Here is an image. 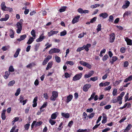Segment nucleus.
Listing matches in <instances>:
<instances>
[{"label": "nucleus", "instance_id": "4", "mask_svg": "<svg viewBox=\"0 0 132 132\" xmlns=\"http://www.w3.org/2000/svg\"><path fill=\"white\" fill-rule=\"evenodd\" d=\"M60 51V49L56 48H54L51 49L49 51V53L50 54H52L53 53H59Z\"/></svg>", "mask_w": 132, "mask_h": 132}, {"label": "nucleus", "instance_id": "25", "mask_svg": "<svg viewBox=\"0 0 132 132\" xmlns=\"http://www.w3.org/2000/svg\"><path fill=\"white\" fill-rule=\"evenodd\" d=\"M118 59L117 57L116 56H113L112 57V59L111 61H110L111 63L112 64Z\"/></svg>", "mask_w": 132, "mask_h": 132}, {"label": "nucleus", "instance_id": "26", "mask_svg": "<svg viewBox=\"0 0 132 132\" xmlns=\"http://www.w3.org/2000/svg\"><path fill=\"white\" fill-rule=\"evenodd\" d=\"M89 129L87 130V129H79L77 131V132H89Z\"/></svg>", "mask_w": 132, "mask_h": 132}, {"label": "nucleus", "instance_id": "24", "mask_svg": "<svg viewBox=\"0 0 132 132\" xmlns=\"http://www.w3.org/2000/svg\"><path fill=\"white\" fill-rule=\"evenodd\" d=\"M36 65L35 63L33 62L27 65L26 67L27 68H31L32 67Z\"/></svg>", "mask_w": 132, "mask_h": 132}, {"label": "nucleus", "instance_id": "20", "mask_svg": "<svg viewBox=\"0 0 132 132\" xmlns=\"http://www.w3.org/2000/svg\"><path fill=\"white\" fill-rule=\"evenodd\" d=\"M73 98V96L72 95H69L67 97L66 102L67 103H68L70 101H71Z\"/></svg>", "mask_w": 132, "mask_h": 132}, {"label": "nucleus", "instance_id": "7", "mask_svg": "<svg viewBox=\"0 0 132 132\" xmlns=\"http://www.w3.org/2000/svg\"><path fill=\"white\" fill-rule=\"evenodd\" d=\"M80 17V15L75 16L72 21V23L74 24L78 22L79 21V19Z\"/></svg>", "mask_w": 132, "mask_h": 132}, {"label": "nucleus", "instance_id": "55", "mask_svg": "<svg viewBox=\"0 0 132 132\" xmlns=\"http://www.w3.org/2000/svg\"><path fill=\"white\" fill-rule=\"evenodd\" d=\"M47 103L46 102L43 104V105L40 107V110L42 109L45 108L47 106Z\"/></svg>", "mask_w": 132, "mask_h": 132}, {"label": "nucleus", "instance_id": "33", "mask_svg": "<svg viewBox=\"0 0 132 132\" xmlns=\"http://www.w3.org/2000/svg\"><path fill=\"white\" fill-rule=\"evenodd\" d=\"M63 122H61L59 125V127L57 128V129L59 131H60L63 128V126H62L63 124Z\"/></svg>", "mask_w": 132, "mask_h": 132}, {"label": "nucleus", "instance_id": "61", "mask_svg": "<svg viewBox=\"0 0 132 132\" xmlns=\"http://www.w3.org/2000/svg\"><path fill=\"white\" fill-rule=\"evenodd\" d=\"M27 8V7L26 6L25 7V9H26L25 11H24V14L26 15L28 14V13L29 11V10L28 9H26Z\"/></svg>", "mask_w": 132, "mask_h": 132}, {"label": "nucleus", "instance_id": "14", "mask_svg": "<svg viewBox=\"0 0 132 132\" xmlns=\"http://www.w3.org/2000/svg\"><path fill=\"white\" fill-rule=\"evenodd\" d=\"M61 114L63 117L66 118H68L70 117L69 114L68 113L62 112L61 113Z\"/></svg>", "mask_w": 132, "mask_h": 132}, {"label": "nucleus", "instance_id": "28", "mask_svg": "<svg viewBox=\"0 0 132 132\" xmlns=\"http://www.w3.org/2000/svg\"><path fill=\"white\" fill-rule=\"evenodd\" d=\"M5 4V3L4 2H2L1 4V9L3 10H4V9H5L6 8V6Z\"/></svg>", "mask_w": 132, "mask_h": 132}, {"label": "nucleus", "instance_id": "10", "mask_svg": "<svg viewBox=\"0 0 132 132\" xmlns=\"http://www.w3.org/2000/svg\"><path fill=\"white\" fill-rule=\"evenodd\" d=\"M115 35L114 33H113L110 35V42L112 43L114 41L115 39Z\"/></svg>", "mask_w": 132, "mask_h": 132}, {"label": "nucleus", "instance_id": "19", "mask_svg": "<svg viewBox=\"0 0 132 132\" xmlns=\"http://www.w3.org/2000/svg\"><path fill=\"white\" fill-rule=\"evenodd\" d=\"M45 37V36H43L42 35H40L39 38L36 39V41L37 42H41L43 41Z\"/></svg>", "mask_w": 132, "mask_h": 132}, {"label": "nucleus", "instance_id": "47", "mask_svg": "<svg viewBox=\"0 0 132 132\" xmlns=\"http://www.w3.org/2000/svg\"><path fill=\"white\" fill-rule=\"evenodd\" d=\"M73 123V122L72 120L70 121L68 123V126L70 128L72 126Z\"/></svg>", "mask_w": 132, "mask_h": 132}, {"label": "nucleus", "instance_id": "21", "mask_svg": "<svg viewBox=\"0 0 132 132\" xmlns=\"http://www.w3.org/2000/svg\"><path fill=\"white\" fill-rule=\"evenodd\" d=\"M35 38H33V37H30L27 42V44L28 45L31 44L34 40Z\"/></svg>", "mask_w": 132, "mask_h": 132}, {"label": "nucleus", "instance_id": "37", "mask_svg": "<svg viewBox=\"0 0 132 132\" xmlns=\"http://www.w3.org/2000/svg\"><path fill=\"white\" fill-rule=\"evenodd\" d=\"M98 79V77L96 76L91 77L90 79V81L91 80L93 81H95L97 80Z\"/></svg>", "mask_w": 132, "mask_h": 132}, {"label": "nucleus", "instance_id": "60", "mask_svg": "<svg viewBox=\"0 0 132 132\" xmlns=\"http://www.w3.org/2000/svg\"><path fill=\"white\" fill-rule=\"evenodd\" d=\"M111 105H106L104 106V108L105 109L107 110H108L111 108Z\"/></svg>", "mask_w": 132, "mask_h": 132}, {"label": "nucleus", "instance_id": "42", "mask_svg": "<svg viewBox=\"0 0 132 132\" xmlns=\"http://www.w3.org/2000/svg\"><path fill=\"white\" fill-rule=\"evenodd\" d=\"M14 69L12 66H10L9 68V72H13L14 71Z\"/></svg>", "mask_w": 132, "mask_h": 132}, {"label": "nucleus", "instance_id": "48", "mask_svg": "<svg viewBox=\"0 0 132 132\" xmlns=\"http://www.w3.org/2000/svg\"><path fill=\"white\" fill-rule=\"evenodd\" d=\"M130 14V11H126L123 14V17L125 18V15H128Z\"/></svg>", "mask_w": 132, "mask_h": 132}, {"label": "nucleus", "instance_id": "62", "mask_svg": "<svg viewBox=\"0 0 132 132\" xmlns=\"http://www.w3.org/2000/svg\"><path fill=\"white\" fill-rule=\"evenodd\" d=\"M132 127V125L131 124H129L127 126L126 128L129 130H130Z\"/></svg>", "mask_w": 132, "mask_h": 132}, {"label": "nucleus", "instance_id": "31", "mask_svg": "<svg viewBox=\"0 0 132 132\" xmlns=\"http://www.w3.org/2000/svg\"><path fill=\"white\" fill-rule=\"evenodd\" d=\"M40 44L38 43L36 44L35 46L34 50L35 51H37L38 49L40 46Z\"/></svg>", "mask_w": 132, "mask_h": 132}, {"label": "nucleus", "instance_id": "41", "mask_svg": "<svg viewBox=\"0 0 132 132\" xmlns=\"http://www.w3.org/2000/svg\"><path fill=\"white\" fill-rule=\"evenodd\" d=\"M67 34V31L65 30H64L63 31L61 32L60 33V35L61 36H63Z\"/></svg>", "mask_w": 132, "mask_h": 132}, {"label": "nucleus", "instance_id": "59", "mask_svg": "<svg viewBox=\"0 0 132 132\" xmlns=\"http://www.w3.org/2000/svg\"><path fill=\"white\" fill-rule=\"evenodd\" d=\"M97 19V18L96 17H94L91 19L90 21L91 23H92L94 22H95Z\"/></svg>", "mask_w": 132, "mask_h": 132}, {"label": "nucleus", "instance_id": "16", "mask_svg": "<svg viewBox=\"0 0 132 132\" xmlns=\"http://www.w3.org/2000/svg\"><path fill=\"white\" fill-rule=\"evenodd\" d=\"M9 17V15L7 14H6L5 15V17L1 18L0 19V21H6L8 19Z\"/></svg>", "mask_w": 132, "mask_h": 132}, {"label": "nucleus", "instance_id": "58", "mask_svg": "<svg viewBox=\"0 0 132 132\" xmlns=\"http://www.w3.org/2000/svg\"><path fill=\"white\" fill-rule=\"evenodd\" d=\"M65 77L66 78H68L70 77L71 75L68 73V72H65L64 73Z\"/></svg>", "mask_w": 132, "mask_h": 132}, {"label": "nucleus", "instance_id": "15", "mask_svg": "<svg viewBox=\"0 0 132 132\" xmlns=\"http://www.w3.org/2000/svg\"><path fill=\"white\" fill-rule=\"evenodd\" d=\"M27 37V36L26 34H24L20 36V38L17 39L16 40L19 42H20L21 40H24Z\"/></svg>", "mask_w": 132, "mask_h": 132}, {"label": "nucleus", "instance_id": "45", "mask_svg": "<svg viewBox=\"0 0 132 132\" xmlns=\"http://www.w3.org/2000/svg\"><path fill=\"white\" fill-rule=\"evenodd\" d=\"M129 93H127L126 94L124 98H125V102H126L127 101L128 99V97H129Z\"/></svg>", "mask_w": 132, "mask_h": 132}, {"label": "nucleus", "instance_id": "17", "mask_svg": "<svg viewBox=\"0 0 132 132\" xmlns=\"http://www.w3.org/2000/svg\"><path fill=\"white\" fill-rule=\"evenodd\" d=\"M84 49L87 52H88L89 50V48L91 47V44H87L86 45H84L83 46Z\"/></svg>", "mask_w": 132, "mask_h": 132}, {"label": "nucleus", "instance_id": "5", "mask_svg": "<svg viewBox=\"0 0 132 132\" xmlns=\"http://www.w3.org/2000/svg\"><path fill=\"white\" fill-rule=\"evenodd\" d=\"M91 87V85L90 84H86L83 86L82 88L83 90L85 92H87L88 91L89 89Z\"/></svg>", "mask_w": 132, "mask_h": 132}, {"label": "nucleus", "instance_id": "39", "mask_svg": "<svg viewBox=\"0 0 132 132\" xmlns=\"http://www.w3.org/2000/svg\"><path fill=\"white\" fill-rule=\"evenodd\" d=\"M30 125L29 123L26 124L24 126L25 129L26 130H28L29 128Z\"/></svg>", "mask_w": 132, "mask_h": 132}, {"label": "nucleus", "instance_id": "22", "mask_svg": "<svg viewBox=\"0 0 132 132\" xmlns=\"http://www.w3.org/2000/svg\"><path fill=\"white\" fill-rule=\"evenodd\" d=\"M21 51V49L20 48H18L16 50L15 53L14 55V57H17L19 54V52Z\"/></svg>", "mask_w": 132, "mask_h": 132}, {"label": "nucleus", "instance_id": "9", "mask_svg": "<svg viewBox=\"0 0 132 132\" xmlns=\"http://www.w3.org/2000/svg\"><path fill=\"white\" fill-rule=\"evenodd\" d=\"M59 114V113L58 112H56L53 113L51 115V118L52 119H55Z\"/></svg>", "mask_w": 132, "mask_h": 132}, {"label": "nucleus", "instance_id": "56", "mask_svg": "<svg viewBox=\"0 0 132 132\" xmlns=\"http://www.w3.org/2000/svg\"><path fill=\"white\" fill-rule=\"evenodd\" d=\"M129 65L128 62L127 61H125L124 62L123 64V66L125 68L127 67Z\"/></svg>", "mask_w": 132, "mask_h": 132}, {"label": "nucleus", "instance_id": "57", "mask_svg": "<svg viewBox=\"0 0 132 132\" xmlns=\"http://www.w3.org/2000/svg\"><path fill=\"white\" fill-rule=\"evenodd\" d=\"M84 49L83 46L82 47H79L77 50V52H80L81 50H82Z\"/></svg>", "mask_w": 132, "mask_h": 132}, {"label": "nucleus", "instance_id": "54", "mask_svg": "<svg viewBox=\"0 0 132 132\" xmlns=\"http://www.w3.org/2000/svg\"><path fill=\"white\" fill-rule=\"evenodd\" d=\"M126 51V48L124 47H122L120 49V52L122 53H124Z\"/></svg>", "mask_w": 132, "mask_h": 132}, {"label": "nucleus", "instance_id": "23", "mask_svg": "<svg viewBox=\"0 0 132 132\" xmlns=\"http://www.w3.org/2000/svg\"><path fill=\"white\" fill-rule=\"evenodd\" d=\"M52 61H50L47 64V67L46 68V70H48L50 69L51 68L52 65Z\"/></svg>", "mask_w": 132, "mask_h": 132}, {"label": "nucleus", "instance_id": "30", "mask_svg": "<svg viewBox=\"0 0 132 132\" xmlns=\"http://www.w3.org/2000/svg\"><path fill=\"white\" fill-rule=\"evenodd\" d=\"M49 122L52 126L54 125L56 123L55 121L53 120V119H50L49 120Z\"/></svg>", "mask_w": 132, "mask_h": 132}, {"label": "nucleus", "instance_id": "12", "mask_svg": "<svg viewBox=\"0 0 132 132\" xmlns=\"http://www.w3.org/2000/svg\"><path fill=\"white\" fill-rule=\"evenodd\" d=\"M109 16L108 14L106 12L103 13H101L99 15V16L100 17H102L103 19L106 18Z\"/></svg>", "mask_w": 132, "mask_h": 132}, {"label": "nucleus", "instance_id": "32", "mask_svg": "<svg viewBox=\"0 0 132 132\" xmlns=\"http://www.w3.org/2000/svg\"><path fill=\"white\" fill-rule=\"evenodd\" d=\"M15 81L14 80L11 81L9 82L8 85L9 86H12L15 83Z\"/></svg>", "mask_w": 132, "mask_h": 132}, {"label": "nucleus", "instance_id": "52", "mask_svg": "<svg viewBox=\"0 0 132 132\" xmlns=\"http://www.w3.org/2000/svg\"><path fill=\"white\" fill-rule=\"evenodd\" d=\"M42 123L43 122L41 121L37 122H36L35 126H40L42 124Z\"/></svg>", "mask_w": 132, "mask_h": 132}, {"label": "nucleus", "instance_id": "46", "mask_svg": "<svg viewBox=\"0 0 132 132\" xmlns=\"http://www.w3.org/2000/svg\"><path fill=\"white\" fill-rule=\"evenodd\" d=\"M48 61V59L47 58H45L43 62V65H46Z\"/></svg>", "mask_w": 132, "mask_h": 132}, {"label": "nucleus", "instance_id": "51", "mask_svg": "<svg viewBox=\"0 0 132 132\" xmlns=\"http://www.w3.org/2000/svg\"><path fill=\"white\" fill-rule=\"evenodd\" d=\"M85 66L86 67H87L89 69H90L92 68L91 65L86 62Z\"/></svg>", "mask_w": 132, "mask_h": 132}, {"label": "nucleus", "instance_id": "29", "mask_svg": "<svg viewBox=\"0 0 132 132\" xmlns=\"http://www.w3.org/2000/svg\"><path fill=\"white\" fill-rule=\"evenodd\" d=\"M67 7L65 6H63L61 8L59 9V12H62L65 11Z\"/></svg>", "mask_w": 132, "mask_h": 132}, {"label": "nucleus", "instance_id": "3", "mask_svg": "<svg viewBox=\"0 0 132 132\" xmlns=\"http://www.w3.org/2000/svg\"><path fill=\"white\" fill-rule=\"evenodd\" d=\"M58 94L57 92L53 91L52 92V95L50 98V100L52 101H54L56 98L58 97Z\"/></svg>", "mask_w": 132, "mask_h": 132}, {"label": "nucleus", "instance_id": "44", "mask_svg": "<svg viewBox=\"0 0 132 132\" xmlns=\"http://www.w3.org/2000/svg\"><path fill=\"white\" fill-rule=\"evenodd\" d=\"M113 19V17L112 15H111L109 17L108 20L110 22H112Z\"/></svg>", "mask_w": 132, "mask_h": 132}, {"label": "nucleus", "instance_id": "50", "mask_svg": "<svg viewBox=\"0 0 132 132\" xmlns=\"http://www.w3.org/2000/svg\"><path fill=\"white\" fill-rule=\"evenodd\" d=\"M95 114V113H92L88 115V117L89 119L92 118L94 117Z\"/></svg>", "mask_w": 132, "mask_h": 132}, {"label": "nucleus", "instance_id": "2", "mask_svg": "<svg viewBox=\"0 0 132 132\" xmlns=\"http://www.w3.org/2000/svg\"><path fill=\"white\" fill-rule=\"evenodd\" d=\"M82 73H80L75 75L73 77L72 80L73 81H76L79 80L82 77Z\"/></svg>", "mask_w": 132, "mask_h": 132}, {"label": "nucleus", "instance_id": "11", "mask_svg": "<svg viewBox=\"0 0 132 132\" xmlns=\"http://www.w3.org/2000/svg\"><path fill=\"white\" fill-rule=\"evenodd\" d=\"M110 84V82L108 81H106L103 83L102 82H101L99 84V86L100 87H103V86H108Z\"/></svg>", "mask_w": 132, "mask_h": 132}, {"label": "nucleus", "instance_id": "38", "mask_svg": "<svg viewBox=\"0 0 132 132\" xmlns=\"http://www.w3.org/2000/svg\"><path fill=\"white\" fill-rule=\"evenodd\" d=\"M31 35L34 38H35L36 35L35 34V30L34 29L32 30L31 32Z\"/></svg>", "mask_w": 132, "mask_h": 132}, {"label": "nucleus", "instance_id": "1", "mask_svg": "<svg viewBox=\"0 0 132 132\" xmlns=\"http://www.w3.org/2000/svg\"><path fill=\"white\" fill-rule=\"evenodd\" d=\"M22 23L19 22H17L16 24V27L17 28L16 30V32L18 34L21 33L22 30Z\"/></svg>", "mask_w": 132, "mask_h": 132}, {"label": "nucleus", "instance_id": "43", "mask_svg": "<svg viewBox=\"0 0 132 132\" xmlns=\"http://www.w3.org/2000/svg\"><path fill=\"white\" fill-rule=\"evenodd\" d=\"M21 90L20 88L18 89L17 90L15 94V95L16 96H18Z\"/></svg>", "mask_w": 132, "mask_h": 132}, {"label": "nucleus", "instance_id": "35", "mask_svg": "<svg viewBox=\"0 0 132 132\" xmlns=\"http://www.w3.org/2000/svg\"><path fill=\"white\" fill-rule=\"evenodd\" d=\"M55 59L57 63H59L61 62V59L60 57L56 56L55 57Z\"/></svg>", "mask_w": 132, "mask_h": 132}, {"label": "nucleus", "instance_id": "18", "mask_svg": "<svg viewBox=\"0 0 132 132\" xmlns=\"http://www.w3.org/2000/svg\"><path fill=\"white\" fill-rule=\"evenodd\" d=\"M103 119L102 121V122L103 123H105L107 121V117L105 114L103 113Z\"/></svg>", "mask_w": 132, "mask_h": 132}, {"label": "nucleus", "instance_id": "6", "mask_svg": "<svg viewBox=\"0 0 132 132\" xmlns=\"http://www.w3.org/2000/svg\"><path fill=\"white\" fill-rule=\"evenodd\" d=\"M130 2L127 0L125 1V4L122 6V8L123 9H125L128 7L130 4Z\"/></svg>", "mask_w": 132, "mask_h": 132}, {"label": "nucleus", "instance_id": "64", "mask_svg": "<svg viewBox=\"0 0 132 132\" xmlns=\"http://www.w3.org/2000/svg\"><path fill=\"white\" fill-rule=\"evenodd\" d=\"M83 10L81 8H79L77 10L78 12L80 14H83Z\"/></svg>", "mask_w": 132, "mask_h": 132}, {"label": "nucleus", "instance_id": "34", "mask_svg": "<svg viewBox=\"0 0 132 132\" xmlns=\"http://www.w3.org/2000/svg\"><path fill=\"white\" fill-rule=\"evenodd\" d=\"M97 28L96 29V30L97 31V32H98L101 30V24H98L97 26Z\"/></svg>", "mask_w": 132, "mask_h": 132}, {"label": "nucleus", "instance_id": "40", "mask_svg": "<svg viewBox=\"0 0 132 132\" xmlns=\"http://www.w3.org/2000/svg\"><path fill=\"white\" fill-rule=\"evenodd\" d=\"M100 4H95L94 5H92L90 6V7L91 8L93 9L96 8L97 7L99 6H100Z\"/></svg>", "mask_w": 132, "mask_h": 132}, {"label": "nucleus", "instance_id": "36", "mask_svg": "<svg viewBox=\"0 0 132 132\" xmlns=\"http://www.w3.org/2000/svg\"><path fill=\"white\" fill-rule=\"evenodd\" d=\"M10 46L9 45H8L7 46H3V47L2 49L3 51H6L8 49L10 48Z\"/></svg>", "mask_w": 132, "mask_h": 132}, {"label": "nucleus", "instance_id": "53", "mask_svg": "<svg viewBox=\"0 0 132 132\" xmlns=\"http://www.w3.org/2000/svg\"><path fill=\"white\" fill-rule=\"evenodd\" d=\"M111 88V86L110 85L108 86L105 87L104 89V90L105 91H106L108 90L109 91Z\"/></svg>", "mask_w": 132, "mask_h": 132}, {"label": "nucleus", "instance_id": "8", "mask_svg": "<svg viewBox=\"0 0 132 132\" xmlns=\"http://www.w3.org/2000/svg\"><path fill=\"white\" fill-rule=\"evenodd\" d=\"M125 38L127 45L130 46L132 45V40L131 39L127 37H125Z\"/></svg>", "mask_w": 132, "mask_h": 132}, {"label": "nucleus", "instance_id": "13", "mask_svg": "<svg viewBox=\"0 0 132 132\" xmlns=\"http://www.w3.org/2000/svg\"><path fill=\"white\" fill-rule=\"evenodd\" d=\"M10 33L9 35L11 38H13L14 37V31L12 29H10L9 30Z\"/></svg>", "mask_w": 132, "mask_h": 132}, {"label": "nucleus", "instance_id": "63", "mask_svg": "<svg viewBox=\"0 0 132 132\" xmlns=\"http://www.w3.org/2000/svg\"><path fill=\"white\" fill-rule=\"evenodd\" d=\"M86 111L88 112L91 113L93 112V109L92 108H90V109H87L86 110Z\"/></svg>", "mask_w": 132, "mask_h": 132}, {"label": "nucleus", "instance_id": "49", "mask_svg": "<svg viewBox=\"0 0 132 132\" xmlns=\"http://www.w3.org/2000/svg\"><path fill=\"white\" fill-rule=\"evenodd\" d=\"M108 55L106 54L105 55L104 57H103V58L102 59V60L103 61H105L107 60V59L108 58Z\"/></svg>", "mask_w": 132, "mask_h": 132}, {"label": "nucleus", "instance_id": "27", "mask_svg": "<svg viewBox=\"0 0 132 132\" xmlns=\"http://www.w3.org/2000/svg\"><path fill=\"white\" fill-rule=\"evenodd\" d=\"M10 74V72L8 71H6L5 72V74L4 76V78L5 79H6L9 77V75Z\"/></svg>", "mask_w": 132, "mask_h": 132}]
</instances>
